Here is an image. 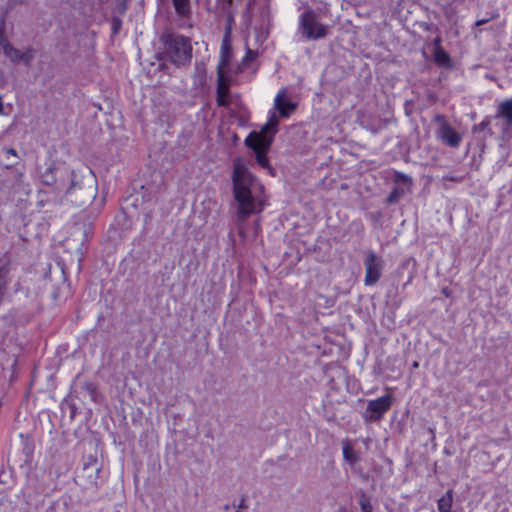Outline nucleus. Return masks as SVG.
Segmentation results:
<instances>
[{"mask_svg": "<svg viewBox=\"0 0 512 512\" xmlns=\"http://www.w3.org/2000/svg\"><path fill=\"white\" fill-rule=\"evenodd\" d=\"M231 180L237 219L245 221L251 215L262 213L268 205L265 187L250 172L244 159H234Z\"/></svg>", "mask_w": 512, "mask_h": 512, "instance_id": "nucleus-1", "label": "nucleus"}, {"mask_svg": "<svg viewBox=\"0 0 512 512\" xmlns=\"http://www.w3.org/2000/svg\"><path fill=\"white\" fill-rule=\"evenodd\" d=\"M231 27L226 29L220 47V59L217 65V104L229 106L233 103V97L229 92L230 79L227 76L232 59Z\"/></svg>", "mask_w": 512, "mask_h": 512, "instance_id": "nucleus-2", "label": "nucleus"}, {"mask_svg": "<svg viewBox=\"0 0 512 512\" xmlns=\"http://www.w3.org/2000/svg\"><path fill=\"white\" fill-rule=\"evenodd\" d=\"M166 58L177 67L186 66L192 58L190 40L179 34H167L162 37Z\"/></svg>", "mask_w": 512, "mask_h": 512, "instance_id": "nucleus-3", "label": "nucleus"}, {"mask_svg": "<svg viewBox=\"0 0 512 512\" xmlns=\"http://www.w3.org/2000/svg\"><path fill=\"white\" fill-rule=\"evenodd\" d=\"M275 130H252L245 139L246 145L256 154L258 164L273 175L266 152L268 151L274 136Z\"/></svg>", "mask_w": 512, "mask_h": 512, "instance_id": "nucleus-4", "label": "nucleus"}, {"mask_svg": "<svg viewBox=\"0 0 512 512\" xmlns=\"http://www.w3.org/2000/svg\"><path fill=\"white\" fill-rule=\"evenodd\" d=\"M299 30L302 36L308 40H318L328 35V28L319 22L317 15L311 10L301 14Z\"/></svg>", "mask_w": 512, "mask_h": 512, "instance_id": "nucleus-5", "label": "nucleus"}, {"mask_svg": "<svg viewBox=\"0 0 512 512\" xmlns=\"http://www.w3.org/2000/svg\"><path fill=\"white\" fill-rule=\"evenodd\" d=\"M296 109L293 103L286 95L284 90L280 91L274 99V110L270 113L268 120L261 128H276L279 125V118H288Z\"/></svg>", "mask_w": 512, "mask_h": 512, "instance_id": "nucleus-6", "label": "nucleus"}, {"mask_svg": "<svg viewBox=\"0 0 512 512\" xmlns=\"http://www.w3.org/2000/svg\"><path fill=\"white\" fill-rule=\"evenodd\" d=\"M366 286L374 285L381 277L383 261L374 251H369L364 260Z\"/></svg>", "mask_w": 512, "mask_h": 512, "instance_id": "nucleus-7", "label": "nucleus"}, {"mask_svg": "<svg viewBox=\"0 0 512 512\" xmlns=\"http://www.w3.org/2000/svg\"><path fill=\"white\" fill-rule=\"evenodd\" d=\"M0 45L3 54L14 64L23 62L28 66L34 59V50L32 48H27L25 51H21L4 39L0 41Z\"/></svg>", "mask_w": 512, "mask_h": 512, "instance_id": "nucleus-8", "label": "nucleus"}, {"mask_svg": "<svg viewBox=\"0 0 512 512\" xmlns=\"http://www.w3.org/2000/svg\"><path fill=\"white\" fill-rule=\"evenodd\" d=\"M393 397L390 394L370 400L367 405V412L371 420H379L391 407Z\"/></svg>", "mask_w": 512, "mask_h": 512, "instance_id": "nucleus-9", "label": "nucleus"}, {"mask_svg": "<svg viewBox=\"0 0 512 512\" xmlns=\"http://www.w3.org/2000/svg\"><path fill=\"white\" fill-rule=\"evenodd\" d=\"M438 138L452 147L457 146L461 141V135L457 130H439Z\"/></svg>", "mask_w": 512, "mask_h": 512, "instance_id": "nucleus-10", "label": "nucleus"}, {"mask_svg": "<svg viewBox=\"0 0 512 512\" xmlns=\"http://www.w3.org/2000/svg\"><path fill=\"white\" fill-rule=\"evenodd\" d=\"M175 12L178 16L189 18L191 15L190 0H172Z\"/></svg>", "mask_w": 512, "mask_h": 512, "instance_id": "nucleus-11", "label": "nucleus"}, {"mask_svg": "<svg viewBox=\"0 0 512 512\" xmlns=\"http://www.w3.org/2000/svg\"><path fill=\"white\" fill-rule=\"evenodd\" d=\"M453 501V493L452 490H448L445 495H443L437 503L439 512H451Z\"/></svg>", "mask_w": 512, "mask_h": 512, "instance_id": "nucleus-12", "label": "nucleus"}, {"mask_svg": "<svg viewBox=\"0 0 512 512\" xmlns=\"http://www.w3.org/2000/svg\"><path fill=\"white\" fill-rule=\"evenodd\" d=\"M342 450L345 461L350 465H354L358 462L359 456L348 442L343 443Z\"/></svg>", "mask_w": 512, "mask_h": 512, "instance_id": "nucleus-13", "label": "nucleus"}, {"mask_svg": "<svg viewBox=\"0 0 512 512\" xmlns=\"http://www.w3.org/2000/svg\"><path fill=\"white\" fill-rule=\"evenodd\" d=\"M434 60L439 66L448 67L451 65L450 56L443 48L434 49Z\"/></svg>", "mask_w": 512, "mask_h": 512, "instance_id": "nucleus-14", "label": "nucleus"}, {"mask_svg": "<svg viewBox=\"0 0 512 512\" xmlns=\"http://www.w3.org/2000/svg\"><path fill=\"white\" fill-rule=\"evenodd\" d=\"M394 180L396 183H403L407 185L408 187L411 185V178L401 172L395 171L394 172Z\"/></svg>", "mask_w": 512, "mask_h": 512, "instance_id": "nucleus-15", "label": "nucleus"}, {"mask_svg": "<svg viewBox=\"0 0 512 512\" xmlns=\"http://www.w3.org/2000/svg\"><path fill=\"white\" fill-rule=\"evenodd\" d=\"M257 57H258L257 51L247 48L246 55L243 58V64L247 65L248 63L254 61Z\"/></svg>", "mask_w": 512, "mask_h": 512, "instance_id": "nucleus-16", "label": "nucleus"}, {"mask_svg": "<svg viewBox=\"0 0 512 512\" xmlns=\"http://www.w3.org/2000/svg\"><path fill=\"white\" fill-rule=\"evenodd\" d=\"M361 512H372V506L368 498L362 496L360 499Z\"/></svg>", "mask_w": 512, "mask_h": 512, "instance_id": "nucleus-17", "label": "nucleus"}, {"mask_svg": "<svg viewBox=\"0 0 512 512\" xmlns=\"http://www.w3.org/2000/svg\"><path fill=\"white\" fill-rule=\"evenodd\" d=\"M403 191H400L398 188H395L391 191V193L388 196V201L390 203L396 202L401 194H403Z\"/></svg>", "mask_w": 512, "mask_h": 512, "instance_id": "nucleus-18", "label": "nucleus"}, {"mask_svg": "<svg viewBox=\"0 0 512 512\" xmlns=\"http://www.w3.org/2000/svg\"><path fill=\"white\" fill-rule=\"evenodd\" d=\"M230 124L231 125L237 124L239 126H244L245 125V121H244L243 117H238L237 118V122L231 121Z\"/></svg>", "mask_w": 512, "mask_h": 512, "instance_id": "nucleus-19", "label": "nucleus"}, {"mask_svg": "<svg viewBox=\"0 0 512 512\" xmlns=\"http://www.w3.org/2000/svg\"><path fill=\"white\" fill-rule=\"evenodd\" d=\"M437 48H442L441 47V39L439 37H437L435 40H434V49H437Z\"/></svg>", "mask_w": 512, "mask_h": 512, "instance_id": "nucleus-20", "label": "nucleus"}, {"mask_svg": "<svg viewBox=\"0 0 512 512\" xmlns=\"http://www.w3.org/2000/svg\"><path fill=\"white\" fill-rule=\"evenodd\" d=\"M487 22H488V19H481V20L476 21L475 25L476 26H481V25H483V24H485Z\"/></svg>", "mask_w": 512, "mask_h": 512, "instance_id": "nucleus-21", "label": "nucleus"}, {"mask_svg": "<svg viewBox=\"0 0 512 512\" xmlns=\"http://www.w3.org/2000/svg\"><path fill=\"white\" fill-rule=\"evenodd\" d=\"M239 236L243 239L246 238V234H245V231L242 227L239 228Z\"/></svg>", "mask_w": 512, "mask_h": 512, "instance_id": "nucleus-22", "label": "nucleus"}, {"mask_svg": "<svg viewBox=\"0 0 512 512\" xmlns=\"http://www.w3.org/2000/svg\"><path fill=\"white\" fill-rule=\"evenodd\" d=\"M6 153H7V154H10V155H13V156H16V152H15V150H13V149H8V150L6 151Z\"/></svg>", "mask_w": 512, "mask_h": 512, "instance_id": "nucleus-23", "label": "nucleus"}, {"mask_svg": "<svg viewBox=\"0 0 512 512\" xmlns=\"http://www.w3.org/2000/svg\"><path fill=\"white\" fill-rule=\"evenodd\" d=\"M3 113V102L2 97L0 96V115Z\"/></svg>", "mask_w": 512, "mask_h": 512, "instance_id": "nucleus-24", "label": "nucleus"}, {"mask_svg": "<svg viewBox=\"0 0 512 512\" xmlns=\"http://www.w3.org/2000/svg\"><path fill=\"white\" fill-rule=\"evenodd\" d=\"M443 293L448 296V293H447L446 289L443 290Z\"/></svg>", "mask_w": 512, "mask_h": 512, "instance_id": "nucleus-25", "label": "nucleus"}, {"mask_svg": "<svg viewBox=\"0 0 512 512\" xmlns=\"http://www.w3.org/2000/svg\"><path fill=\"white\" fill-rule=\"evenodd\" d=\"M413 366H414L415 368H416V367H418V363H417V362H415V363L413 364Z\"/></svg>", "mask_w": 512, "mask_h": 512, "instance_id": "nucleus-26", "label": "nucleus"}, {"mask_svg": "<svg viewBox=\"0 0 512 512\" xmlns=\"http://www.w3.org/2000/svg\"><path fill=\"white\" fill-rule=\"evenodd\" d=\"M206 1L208 2L209 0H206Z\"/></svg>", "mask_w": 512, "mask_h": 512, "instance_id": "nucleus-27", "label": "nucleus"}]
</instances>
